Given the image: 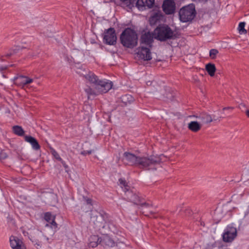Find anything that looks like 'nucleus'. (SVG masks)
Instances as JSON below:
<instances>
[{
    "label": "nucleus",
    "instance_id": "obj_26",
    "mask_svg": "<svg viewBox=\"0 0 249 249\" xmlns=\"http://www.w3.org/2000/svg\"><path fill=\"white\" fill-rule=\"evenodd\" d=\"M85 91L88 95V99H89L91 96H95L98 95L95 89V86H94V89L90 87H87L85 89Z\"/></svg>",
    "mask_w": 249,
    "mask_h": 249
},
{
    "label": "nucleus",
    "instance_id": "obj_4",
    "mask_svg": "<svg viewBox=\"0 0 249 249\" xmlns=\"http://www.w3.org/2000/svg\"><path fill=\"white\" fill-rule=\"evenodd\" d=\"M196 15L194 4H189L181 8L179 11V19L183 22L192 21Z\"/></svg>",
    "mask_w": 249,
    "mask_h": 249
},
{
    "label": "nucleus",
    "instance_id": "obj_1",
    "mask_svg": "<svg viewBox=\"0 0 249 249\" xmlns=\"http://www.w3.org/2000/svg\"><path fill=\"white\" fill-rule=\"evenodd\" d=\"M162 155L160 156H137L130 152H125L123 154V160L128 165L135 166L144 170H156L155 166L162 161Z\"/></svg>",
    "mask_w": 249,
    "mask_h": 249
},
{
    "label": "nucleus",
    "instance_id": "obj_37",
    "mask_svg": "<svg viewBox=\"0 0 249 249\" xmlns=\"http://www.w3.org/2000/svg\"><path fill=\"white\" fill-rule=\"evenodd\" d=\"M142 207H150L151 206V204H148V203H142Z\"/></svg>",
    "mask_w": 249,
    "mask_h": 249
},
{
    "label": "nucleus",
    "instance_id": "obj_42",
    "mask_svg": "<svg viewBox=\"0 0 249 249\" xmlns=\"http://www.w3.org/2000/svg\"><path fill=\"white\" fill-rule=\"evenodd\" d=\"M49 226V224H46V226Z\"/></svg>",
    "mask_w": 249,
    "mask_h": 249
},
{
    "label": "nucleus",
    "instance_id": "obj_7",
    "mask_svg": "<svg viewBox=\"0 0 249 249\" xmlns=\"http://www.w3.org/2000/svg\"><path fill=\"white\" fill-rule=\"evenodd\" d=\"M237 236V230L235 228L228 226L224 230L222 235L223 240L224 242H231Z\"/></svg>",
    "mask_w": 249,
    "mask_h": 249
},
{
    "label": "nucleus",
    "instance_id": "obj_22",
    "mask_svg": "<svg viewBox=\"0 0 249 249\" xmlns=\"http://www.w3.org/2000/svg\"><path fill=\"white\" fill-rule=\"evenodd\" d=\"M89 246L91 248H95L97 246L98 243L101 242L100 238L97 235H92L89 239Z\"/></svg>",
    "mask_w": 249,
    "mask_h": 249
},
{
    "label": "nucleus",
    "instance_id": "obj_34",
    "mask_svg": "<svg viewBox=\"0 0 249 249\" xmlns=\"http://www.w3.org/2000/svg\"><path fill=\"white\" fill-rule=\"evenodd\" d=\"M8 157V155L6 153H5L4 151H2L0 153V159L1 160H4L6 158H7Z\"/></svg>",
    "mask_w": 249,
    "mask_h": 249
},
{
    "label": "nucleus",
    "instance_id": "obj_27",
    "mask_svg": "<svg viewBox=\"0 0 249 249\" xmlns=\"http://www.w3.org/2000/svg\"><path fill=\"white\" fill-rule=\"evenodd\" d=\"M103 243L108 247H112L115 245V243L114 241L109 236H105L103 239Z\"/></svg>",
    "mask_w": 249,
    "mask_h": 249
},
{
    "label": "nucleus",
    "instance_id": "obj_16",
    "mask_svg": "<svg viewBox=\"0 0 249 249\" xmlns=\"http://www.w3.org/2000/svg\"><path fill=\"white\" fill-rule=\"evenodd\" d=\"M84 199L86 203L83 204V205L81 207V209L84 212L87 213L90 211L91 209H92V201L91 199L87 197H84Z\"/></svg>",
    "mask_w": 249,
    "mask_h": 249
},
{
    "label": "nucleus",
    "instance_id": "obj_21",
    "mask_svg": "<svg viewBox=\"0 0 249 249\" xmlns=\"http://www.w3.org/2000/svg\"><path fill=\"white\" fill-rule=\"evenodd\" d=\"M44 218L45 221L51 224L52 227H53L54 228L57 227V224L54 221V217L52 216L51 213H45Z\"/></svg>",
    "mask_w": 249,
    "mask_h": 249
},
{
    "label": "nucleus",
    "instance_id": "obj_38",
    "mask_svg": "<svg viewBox=\"0 0 249 249\" xmlns=\"http://www.w3.org/2000/svg\"><path fill=\"white\" fill-rule=\"evenodd\" d=\"M234 107H225L223 108V110H227V109H233Z\"/></svg>",
    "mask_w": 249,
    "mask_h": 249
},
{
    "label": "nucleus",
    "instance_id": "obj_32",
    "mask_svg": "<svg viewBox=\"0 0 249 249\" xmlns=\"http://www.w3.org/2000/svg\"><path fill=\"white\" fill-rule=\"evenodd\" d=\"M20 49L19 47H16L15 49L11 50L10 52L5 54V56L7 57H9L14 54L16 53Z\"/></svg>",
    "mask_w": 249,
    "mask_h": 249
},
{
    "label": "nucleus",
    "instance_id": "obj_23",
    "mask_svg": "<svg viewBox=\"0 0 249 249\" xmlns=\"http://www.w3.org/2000/svg\"><path fill=\"white\" fill-rule=\"evenodd\" d=\"M127 199L131 202L134 204H138L140 202L139 196L136 194H133L132 192H128L126 194Z\"/></svg>",
    "mask_w": 249,
    "mask_h": 249
},
{
    "label": "nucleus",
    "instance_id": "obj_19",
    "mask_svg": "<svg viewBox=\"0 0 249 249\" xmlns=\"http://www.w3.org/2000/svg\"><path fill=\"white\" fill-rule=\"evenodd\" d=\"M194 117L199 119L202 124H208L213 121L212 116L207 113H203L198 116H194Z\"/></svg>",
    "mask_w": 249,
    "mask_h": 249
},
{
    "label": "nucleus",
    "instance_id": "obj_12",
    "mask_svg": "<svg viewBox=\"0 0 249 249\" xmlns=\"http://www.w3.org/2000/svg\"><path fill=\"white\" fill-rule=\"evenodd\" d=\"M10 243L12 249H26L22 240L16 236L10 237Z\"/></svg>",
    "mask_w": 249,
    "mask_h": 249
},
{
    "label": "nucleus",
    "instance_id": "obj_11",
    "mask_svg": "<svg viewBox=\"0 0 249 249\" xmlns=\"http://www.w3.org/2000/svg\"><path fill=\"white\" fill-rule=\"evenodd\" d=\"M33 81V79L23 75L18 76L14 79L15 84L21 88H24L28 84L32 83Z\"/></svg>",
    "mask_w": 249,
    "mask_h": 249
},
{
    "label": "nucleus",
    "instance_id": "obj_33",
    "mask_svg": "<svg viewBox=\"0 0 249 249\" xmlns=\"http://www.w3.org/2000/svg\"><path fill=\"white\" fill-rule=\"evenodd\" d=\"M119 181L120 184L121 185L122 187L124 186V187H126L128 186H127V183L126 182V181L124 179H123L122 178H120V179H119ZM125 189L127 191L128 190V189H126V188H125Z\"/></svg>",
    "mask_w": 249,
    "mask_h": 249
},
{
    "label": "nucleus",
    "instance_id": "obj_29",
    "mask_svg": "<svg viewBox=\"0 0 249 249\" xmlns=\"http://www.w3.org/2000/svg\"><path fill=\"white\" fill-rule=\"evenodd\" d=\"M245 23L240 22L238 26V31L240 34H245L247 33V30L245 29Z\"/></svg>",
    "mask_w": 249,
    "mask_h": 249
},
{
    "label": "nucleus",
    "instance_id": "obj_9",
    "mask_svg": "<svg viewBox=\"0 0 249 249\" xmlns=\"http://www.w3.org/2000/svg\"><path fill=\"white\" fill-rule=\"evenodd\" d=\"M154 38V32H147L142 34L140 38V45L142 46H146V47L151 48L153 38Z\"/></svg>",
    "mask_w": 249,
    "mask_h": 249
},
{
    "label": "nucleus",
    "instance_id": "obj_25",
    "mask_svg": "<svg viewBox=\"0 0 249 249\" xmlns=\"http://www.w3.org/2000/svg\"><path fill=\"white\" fill-rule=\"evenodd\" d=\"M13 131L16 135L19 136H22L24 134V131L21 126L19 125H15L12 127Z\"/></svg>",
    "mask_w": 249,
    "mask_h": 249
},
{
    "label": "nucleus",
    "instance_id": "obj_24",
    "mask_svg": "<svg viewBox=\"0 0 249 249\" xmlns=\"http://www.w3.org/2000/svg\"><path fill=\"white\" fill-rule=\"evenodd\" d=\"M205 69L208 74L211 76L212 77L214 75V73L216 71V68L214 64L208 63L206 65Z\"/></svg>",
    "mask_w": 249,
    "mask_h": 249
},
{
    "label": "nucleus",
    "instance_id": "obj_10",
    "mask_svg": "<svg viewBox=\"0 0 249 249\" xmlns=\"http://www.w3.org/2000/svg\"><path fill=\"white\" fill-rule=\"evenodd\" d=\"M137 54L140 58L144 61H148L152 59L150 48L144 46H140L139 48Z\"/></svg>",
    "mask_w": 249,
    "mask_h": 249
},
{
    "label": "nucleus",
    "instance_id": "obj_40",
    "mask_svg": "<svg viewBox=\"0 0 249 249\" xmlns=\"http://www.w3.org/2000/svg\"><path fill=\"white\" fill-rule=\"evenodd\" d=\"M246 115L249 118V110L246 111Z\"/></svg>",
    "mask_w": 249,
    "mask_h": 249
},
{
    "label": "nucleus",
    "instance_id": "obj_13",
    "mask_svg": "<svg viewBox=\"0 0 249 249\" xmlns=\"http://www.w3.org/2000/svg\"><path fill=\"white\" fill-rule=\"evenodd\" d=\"M162 9L166 14H172L175 10V4L173 0H165L162 4Z\"/></svg>",
    "mask_w": 249,
    "mask_h": 249
},
{
    "label": "nucleus",
    "instance_id": "obj_28",
    "mask_svg": "<svg viewBox=\"0 0 249 249\" xmlns=\"http://www.w3.org/2000/svg\"><path fill=\"white\" fill-rule=\"evenodd\" d=\"M122 102L125 105L130 104L134 101L133 97L129 94L124 95L121 98Z\"/></svg>",
    "mask_w": 249,
    "mask_h": 249
},
{
    "label": "nucleus",
    "instance_id": "obj_31",
    "mask_svg": "<svg viewBox=\"0 0 249 249\" xmlns=\"http://www.w3.org/2000/svg\"><path fill=\"white\" fill-rule=\"evenodd\" d=\"M51 153L56 160L59 161H62V159L60 157L59 154L54 149L51 150Z\"/></svg>",
    "mask_w": 249,
    "mask_h": 249
},
{
    "label": "nucleus",
    "instance_id": "obj_3",
    "mask_svg": "<svg viewBox=\"0 0 249 249\" xmlns=\"http://www.w3.org/2000/svg\"><path fill=\"white\" fill-rule=\"evenodd\" d=\"M154 38L160 41L174 38V32L167 25H160L154 30Z\"/></svg>",
    "mask_w": 249,
    "mask_h": 249
},
{
    "label": "nucleus",
    "instance_id": "obj_18",
    "mask_svg": "<svg viewBox=\"0 0 249 249\" xmlns=\"http://www.w3.org/2000/svg\"><path fill=\"white\" fill-rule=\"evenodd\" d=\"M155 0H138L137 5L138 7H146L151 8L154 5Z\"/></svg>",
    "mask_w": 249,
    "mask_h": 249
},
{
    "label": "nucleus",
    "instance_id": "obj_5",
    "mask_svg": "<svg viewBox=\"0 0 249 249\" xmlns=\"http://www.w3.org/2000/svg\"><path fill=\"white\" fill-rule=\"evenodd\" d=\"M106 217L105 213H101L95 211L91 213L90 220L94 224L96 228L100 229L105 227Z\"/></svg>",
    "mask_w": 249,
    "mask_h": 249
},
{
    "label": "nucleus",
    "instance_id": "obj_43",
    "mask_svg": "<svg viewBox=\"0 0 249 249\" xmlns=\"http://www.w3.org/2000/svg\"><path fill=\"white\" fill-rule=\"evenodd\" d=\"M150 83V82H147V84L148 85V83Z\"/></svg>",
    "mask_w": 249,
    "mask_h": 249
},
{
    "label": "nucleus",
    "instance_id": "obj_20",
    "mask_svg": "<svg viewBox=\"0 0 249 249\" xmlns=\"http://www.w3.org/2000/svg\"><path fill=\"white\" fill-rule=\"evenodd\" d=\"M163 16L160 13H155L149 18V23L150 25H153L157 24L158 22L160 21L162 18Z\"/></svg>",
    "mask_w": 249,
    "mask_h": 249
},
{
    "label": "nucleus",
    "instance_id": "obj_39",
    "mask_svg": "<svg viewBox=\"0 0 249 249\" xmlns=\"http://www.w3.org/2000/svg\"><path fill=\"white\" fill-rule=\"evenodd\" d=\"M62 163V164L63 165V166L65 167V168H67L68 167V166L66 165V163L65 162V161H64L62 160V161H60Z\"/></svg>",
    "mask_w": 249,
    "mask_h": 249
},
{
    "label": "nucleus",
    "instance_id": "obj_15",
    "mask_svg": "<svg viewBox=\"0 0 249 249\" xmlns=\"http://www.w3.org/2000/svg\"><path fill=\"white\" fill-rule=\"evenodd\" d=\"M202 124L197 121H191L188 124V129L193 132H197L201 128Z\"/></svg>",
    "mask_w": 249,
    "mask_h": 249
},
{
    "label": "nucleus",
    "instance_id": "obj_35",
    "mask_svg": "<svg viewBox=\"0 0 249 249\" xmlns=\"http://www.w3.org/2000/svg\"><path fill=\"white\" fill-rule=\"evenodd\" d=\"M166 98L168 100H172L174 98V95L172 93L169 91L166 93Z\"/></svg>",
    "mask_w": 249,
    "mask_h": 249
},
{
    "label": "nucleus",
    "instance_id": "obj_30",
    "mask_svg": "<svg viewBox=\"0 0 249 249\" xmlns=\"http://www.w3.org/2000/svg\"><path fill=\"white\" fill-rule=\"evenodd\" d=\"M218 53V51L217 50L214 49H211L210 51V56L211 57V58L214 59L215 58L216 56Z\"/></svg>",
    "mask_w": 249,
    "mask_h": 249
},
{
    "label": "nucleus",
    "instance_id": "obj_6",
    "mask_svg": "<svg viewBox=\"0 0 249 249\" xmlns=\"http://www.w3.org/2000/svg\"><path fill=\"white\" fill-rule=\"evenodd\" d=\"M113 83L111 81L107 80H99L95 86V89L98 94L107 92L112 87Z\"/></svg>",
    "mask_w": 249,
    "mask_h": 249
},
{
    "label": "nucleus",
    "instance_id": "obj_41",
    "mask_svg": "<svg viewBox=\"0 0 249 249\" xmlns=\"http://www.w3.org/2000/svg\"><path fill=\"white\" fill-rule=\"evenodd\" d=\"M85 206H85V209H87L88 208V205L85 204Z\"/></svg>",
    "mask_w": 249,
    "mask_h": 249
},
{
    "label": "nucleus",
    "instance_id": "obj_14",
    "mask_svg": "<svg viewBox=\"0 0 249 249\" xmlns=\"http://www.w3.org/2000/svg\"><path fill=\"white\" fill-rule=\"evenodd\" d=\"M24 139L26 142L30 143L32 145L34 149L37 150L40 149V145L35 138L31 136H25Z\"/></svg>",
    "mask_w": 249,
    "mask_h": 249
},
{
    "label": "nucleus",
    "instance_id": "obj_36",
    "mask_svg": "<svg viewBox=\"0 0 249 249\" xmlns=\"http://www.w3.org/2000/svg\"><path fill=\"white\" fill-rule=\"evenodd\" d=\"M92 150H84L81 152V154L84 156H86L87 154H90L92 152Z\"/></svg>",
    "mask_w": 249,
    "mask_h": 249
},
{
    "label": "nucleus",
    "instance_id": "obj_8",
    "mask_svg": "<svg viewBox=\"0 0 249 249\" xmlns=\"http://www.w3.org/2000/svg\"><path fill=\"white\" fill-rule=\"evenodd\" d=\"M104 41L108 45H114L116 42L117 37L114 28H110L104 32Z\"/></svg>",
    "mask_w": 249,
    "mask_h": 249
},
{
    "label": "nucleus",
    "instance_id": "obj_2",
    "mask_svg": "<svg viewBox=\"0 0 249 249\" xmlns=\"http://www.w3.org/2000/svg\"><path fill=\"white\" fill-rule=\"evenodd\" d=\"M120 40L124 47L133 48L138 44V36L134 30L127 28L122 33Z\"/></svg>",
    "mask_w": 249,
    "mask_h": 249
},
{
    "label": "nucleus",
    "instance_id": "obj_17",
    "mask_svg": "<svg viewBox=\"0 0 249 249\" xmlns=\"http://www.w3.org/2000/svg\"><path fill=\"white\" fill-rule=\"evenodd\" d=\"M85 79L90 84H93L95 86L99 81L97 76L91 72H89L87 74L84 75Z\"/></svg>",
    "mask_w": 249,
    "mask_h": 249
}]
</instances>
